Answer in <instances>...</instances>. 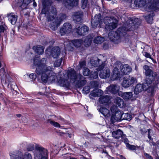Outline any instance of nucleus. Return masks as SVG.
Segmentation results:
<instances>
[{"instance_id":"ddd939ff","label":"nucleus","mask_w":159,"mask_h":159,"mask_svg":"<svg viewBox=\"0 0 159 159\" xmlns=\"http://www.w3.org/2000/svg\"><path fill=\"white\" fill-rule=\"evenodd\" d=\"M11 159H32L31 154L28 152H25L23 155L21 152L16 151L10 154Z\"/></svg>"},{"instance_id":"6e6552de","label":"nucleus","mask_w":159,"mask_h":159,"mask_svg":"<svg viewBox=\"0 0 159 159\" xmlns=\"http://www.w3.org/2000/svg\"><path fill=\"white\" fill-rule=\"evenodd\" d=\"M156 84H153L152 83H151V81L148 82L146 80L145 83L143 84H138L136 86L134 90V93L136 94H137L143 90L146 91L148 89L150 90L151 89V91H152Z\"/></svg>"},{"instance_id":"603ef678","label":"nucleus","mask_w":159,"mask_h":159,"mask_svg":"<svg viewBox=\"0 0 159 159\" xmlns=\"http://www.w3.org/2000/svg\"><path fill=\"white\" fill-rule=\"evenodd\" d=\"M149 132L148 131V133ZM148 137L150 141V144L151 145H154V142H153L152 139L150 134L149 133L148 135Z\"/></svg>"},{"instance_id":"13d9d810","label":"nucleus","mask_w":159,"mask_h":159,"mask_svg":"<svg viewBox=\"0 0 159 159\" xmlns=\"http://www.w3.org/2000/svg\"><path fill=\"white\" fill-rule=\"evenodd\" d=\"M124 142L126 144V145L127 144H129V143H128L129 142L127 138H125L124 139Z\"/></svg>"},{"instance_id":"72a5a7b5","label":"nucleus","mask_w":159,"mask_h":159,"mask_svg":"<svg viewBox=\"0 0 159 159\" xmlns=\"http://www.w3.org/2000/svg\"><path fill=\"white\" fill-rule=\"evenodd\" d=\"M154 15V13L152 12L148 16H144V17L148 23H152L153 20V16Z\"/></svg>"},{"instance_id":"f257e3e1","label":"nucleus","mask_w":159,"mask_h":159,"mask_svg":"<svg viewBox=\"0 0 159 159\" xmlns=\"http://www.w3.org/2000/svg\"><path fill=\"white\" fill-rule=\"evenodd\" d=\"M45 58L40 60L38 56L36 57L33 60L34 66L36 68L35 72L39 76H41L43 82L46 83L48 81L54 82L57 79V74L53 71L54 69L52 66H47Z\"/></svg>"},{"instance_id":"39448f33","label":"nucleus","mask_w":159,"mask_h":159,"mask_svg":"<svg viewBox=\"0 0 159 159\" xmlns=\"http://www.w3.org/2000/svg\"><path fill=\"white\" fill-rule=\"evenodd\" d=\"M34 159H48V152L47 150L37 144H30L27 146V149L28 151H31L34 150Z\"/></svg>"},{"instance_id":"1a4fd4ad","label":"nucleus","mask_w":159,"mask_h":159,"mask_svg":"<svg viewBox=\"0 0 159 159\" xmlns=\"http://www.w3.org/2000/svg\"><path fill=\"white\" fill-rule=\"evenodd\" d=\"M71 69L67 71V75H66L62 71L59 72L58 76L59 79L58 78L57 80V83L60 86L66 88L69 87L70 85V82L68 80V79H70V82L72 83L70 81V77H69L68 76V72Z\"/></svg>"},{"instance_id":"6e6d98bb","label":"nucleus","mask_w":159,"mask_h":159,"mask_svg":"<svg viewBox=\"0 0 159 159\" xmlns=\"http://www.w3.org/2000/svg\"><path fill=\"white\" fill-rule=\"evenodd\" d=\"M145 156L146 157V159H153L151 156H150L147 153H145L144 154Z\"/></svg>"},{"instance_id":"a18cd8bd","label":"nucleus","mask_w":159,"mask_h":159,"mask_svg":"<svg viewBox=\"0 0 159 159\" xmlns=\"http://www.w3.org/2000/svg\"><path fill=\"white\" fill-rule=\"evenodd\" d=\"M90 86L92 88L97 87L98 86V82L95 81H92L90 82Z\"/></svg>"},{"instance_id":"a19ab883","label":"nucleus","mask_w":159,"mask_h":159,"mask_svg":"<svg viewBox=\"0 0 159 159\" xmlns=\"http://www.w3.org/2000/svg\"><path fill=\"white\" fill-rule=\"evenodd\" d=\"M83 74L85 76H88L90 74L89 70L86 67H84L83 70Z\"/></svg>"},{"instance_id":"4c0bfd02","label":"nucleus","mask_w":159,"mask_h":159,"mask_svg":"<svg viewBox=\"0 0 159 159\" xmlns=\"http://www.w3.org/2000/svg\"><path fill=\"white\" fill-rule=\"evenodd\" d=\"M98 68L96 69V70L94 72H92L91 74L90 75V77L92 79H96L98 78V71H99L97 70Z\"/></svg>"},{"instance_id":"c9c22d12","label":"nucleus","mask_w":159,"mask_h":159,"mask_svg":"<svg viewBox=\"0 0 159 159\" xmlns=\"http://www.w3.org/2000/svg\"><path fill=\"white\" fill-rule=\"evenodd\" d=\"M132 119V116L129 113H122L121 120H126L129 121L131 120Z\"/></svg>"},{"instance_id":"09e8293b","label":"nucleus","mask_w":159,"mask_h":159,"mask_svg":"<svg viewBox=\"0 0 159 159\" xmlns=\"http://www.w3.org/2000/svg\"><path fill=\"white\" fill-rule=\"evenodd\" d=\"M86 40L85 39L84 41V45L85 46L88 47L90 45L91 43L92 39H89L88 40V41L86 42Z\"/></svg>"},{"instance_id":"6ab92c4d","label":"nucleus","mask_w":159,"mask_h":159,"mask_svg":"<svg viewBox=\"0 0 159 159\" xmlns=\"http://www.w3.org/2000/svg\"><path fill=\"white\" fill-rule=\"evenodd\" d=\"M0 76L2 80V82L5 84H9L10 81L11 80L9 75L5 71V69L4 68H2L0 69Z\"/></svg>"},{"instance_id":"f03ea898","label":"nucleus","mask_w":159,"mask_h":159,"mask_svg":"<svg viewBox=\"0 0 159 159\" xmlns=\"http://www.w3.org/2000/svg\"><path fill=\"white\" fill-rule=\"evenodd\" d=\"M52 2L48 0H43L42 5L43 8L41 13L45 14L48 21H52L50 27L53 30H56L60 25L61 22L66 18V16L64 14H60L59 17L55 18L57 15L56 8L51 6Z\"/></svg>"},{"instance_id":"412c9836","label":"nucleus","mask_w":159,"mask_h":159,"mask_svg":"<svg viewBox=\"0 0 159 159\" xmlns=\"http://www.w3.org/2000/svg\"><path fill=\"white\" fill-rule=\"evenodd\" d=\"M120 69L121 72L123 75L129 74L132 71L131 67L127 64L121 65Z\"/></svg>"},{"instance_id":"bf43d9fd","label":"nucleus","mask_w":159,"mask_h":159,"mask_svg":"<svg viewBox=\"0 0 159 159\" xmlns=\"http://www.w3.org/2000/svg\"><path fill=\"white\" fill-rule=\"evenodd\" d=\"M103 47L104 49H106L108 48V46L107 45L104 44Z\"/></svg>"},{"instance_id":"7ed1b4c3","label":"nucleus","mask_w":159,"mask_h":159,"mask_svg":"<svg viewBox=\"0 0 159 159\" xmlns=\"http://www.w3.org/2000/svg\"><path fill=\"white\" fill-rule=\"evenodd\" d=\"M136 25L134 20H129L125 23L123 27L118 28L117 32L112 30L108 34V37L110 40L115 43H118L120 42V38L124 36L127 31L132 30L133 26Z\"/></svg>"},{"instance_id":"ea45409f","label":"nucleus","mask_w":159,"mask_h":159,"mask_svg":"<svg viewBox=\"0 0 159 159\" xmlns=\"http://www.w3.org/2000/svg\"><path fill=\"white\" fill-rule=\"evenodd\" d=\"M107 148H109L107 146H106V148L105 147V149H102V152H102V153H104V154H105V155H106L108 159H114V157H111V156H109L108 155V153L107 152V150H106V149Z\"/></svg>"},{"instance_id":"864d4df0","label":"nucleus","mask_w":159,"mask_h":159,"mask_svg":"<svg viewBox=\"0 0 159 159\" xmlns=\"http://www.w3.org/2000/svg\"><path fill=\"white\" fill-rule=\"evenodd\" d=\"M143 55L146 57L151 58V59H152V58H151V56L149 53H148L147 52H144L143 53Z\"/></svg>"},{"instance_id":"cd10ccee","label":"nucleus","mask_w":159,"mask_h":159,"mask_svg":"<svg viewBox=\"0 0 159 159\" xmlns=\"http://www.w3.org/2000/svg\"><path fill=\"white\" fill-rule=\"evenodd\" d=\"M99 111L104 116L108 118L111 116V113L109 110L107 108L101 107L98 109Z\"/></svg>"},{"instance_id":"4468645a","label":"nucleus","mask_w":159,"mask_h":159,"mask_svg":"<svg viewBox=\"0 0 159 159\" xmlns=\"http://www.w3.org/2000/svg\"><path fill=\"white\" fill-rule=\"evenodd\" d=\"M104 64L102 63L101 65H99L97 70L100 71L99 76L101 78L107 79L110 77L111 72L108 68H104Z\"/></svg>"},{"instance_id":"9d476101","label":"nucleus","mask_w":159,"mask_h":159,"mask_svg":"<svg viewBox=\"0 0 159 159\" xmlns=\"http://www.w3.org/2000/svg\"><path fill=\"white\" fill-rule=\"evenodd\" d=\"M116 109L115 106H112L110 108L111 113L110 119L112 122L121 120L122 113L119 111H116Z\"/></svg>"},{"instance_id":"79ce46f5","label":"nucleus","mask_w":159,"mask_h":159,"mask_svg":"<svg viewBox=\"0 0 159 159\" xmlns=\"http://www.w3.org/2000/svg\"><path fill=\"white\" fill-rule=\"evenodd\" d=\"M126 147L127 148L130 150H134L139 148L138 146H135L133 145H131L129 144H127L126 145Z\"/></svg>"},{"instance_id":"423d86ee","label":"nucleus","mask_w":159,"mask_h":159,"mask_svg":"<svg viewBox=\"0 0 159 159\" xmlns=\"http://www.w3.org/2000/svg\"><path fill=\"white\" fill-rule=\"evenodd\" d=\"M68 76L70 77L72 83L76 82V86L78 88L82 87L87 82L84 77L80 74L77 75L74 69H71L68 72Z\"/></svg>"},{"instance_id":"a211bd4d","label":"nucleus","mask_w":159,"mask_h":159,"mask_svg":"<svg viewBox=\"0 0 159 159\" xmlns=\"http://www.w3.org/2000/svg\"><path fill=\"white\" fill-rule=\"evenodd\" d=\"M31 0H16L13 4L15 6L19 7L22 10L26 9Z\"/></svg>"},{"instance_id":"2eb2a0df","label":"nucleus","mask_w":159,"mask_h":159,"mask_svg":"<svg viewBox=\"0 0 159 159\" xmlns=\"http://www.w3.org/2000/svg\"><path fill=\"white\" fill-rule=\"evenodd\" d=\"M136 82V79L135 78L128 76L124 78L122 85L124 87L126 88Z\"/></svg>"},{"instance_id":"f8f14e48","label":"nucleus","mask_w":159,"mask_h":159,"mask_svg":"<svg viewBox=\"0 0 159 159\" xmlns=\"http://www.w3.org/2000/svg\"><path fill=\"white\" fill-rule=\"evenodd\" d=\"M83 41L81 39H75L70 41L67 39L64 42V46L66 50H71L72 48V45L76 48L80 47L83 44Z\"/></svg>"},{"instance_id":"aec40b11","label":"nucleus","mask_w":159,"mask_h":159,"mask_svg":"<svg viewBox=\"0 0 159 159\" xmlns=\"http://www.w3.org/2000/svg\"><path fill=\"white\" fill-rule=\"evenodd\" d=\"M120 86L117 84H111L107 88L106 92L108 94L111 93L116 94L118 93L120 89Z\"/></svg>"},{"instance_id":"37998d69","label":"nucleus","mask_w":159,"mask_h":159,"mask_svg":"<svg viewBox=\"0 0 159 159\" xmlns=\"http://www.w3.org/2000/svg\"><path fill=\"white\" fill-rule=\"evenodd\" d=\"M62 60V57H61L60 59L57 60L54 63V65L55 67L59 66H60Z\"/></svg>"},{"instance_id":"3c124183","label":"nucleus","mask_w":159,"mask_h":159,"mask_svg":"<svg viewBox=\"0 0 159 159\" xmlns=\"http://www.w3.org/2000/svg\"><path fill=\"white\" fill-rule=\"evenodd\" d=\"M79 64L81 68L83 67L84 68L86 66V62L84 61H81L79 62Z\"/></svg>"},{"instance_id":"dca6fc26","label":"nucleus","mask_w":159,"mask_h":159,"mask_svg":"<svg viewBox=\"0 0 159 159\" xmlns=\"http://www.w3.org/2000/svg\"><path fill=\"white\" fill-rule=\"evenodd\" d=\"M101 15L100 14L98 15H96L93 19H92L91 20V26L93 28H96L98 24H99L98 26L101 27L104 26L102 25L103 23L102 21H101Z\"/></svg>"},{"instance_id":"8fccbe9b","label":"nucleus","mask_w":159,"mask_h":159,"mask_svg":"<svg viewBox=\"0 0 159 159\" xmlns=\"http://www.w3.org/2000/svg\"><path fill=\"white\" fill-rule=\"evenodd\" d=\"M29 78L31 79V81H34L36 78V75L35 74L31 73L29 75Z\"/></svg>"},{"instance_id":"f704fd0d","label":"nucleus","mask_w":159,"mask_h":159,"mask_svg":"<svg viewBox=\"0 0 159 159\" xmlns=\"http://www.w3.org/2000/svg\"><path fill=\"white\" fill-rule=\"evenodd\" d=\"M100 60L97 58L95 57L94 59L90 60V63L92 65L94 66H98L99 65Z\"/></svg>"},{"instance_id":"7c9ffc66","label":"nucleus","mask_w":159,"mask_h":159,"mask_svg":"<svg viewBox=\"0 0 159 159\" xmlns=\"http://www.w3.org/2000/svg\"><path fill=\"white\" fill-rule=\"evenodd\" d=\"M35 52L39 55H41L43 53L44 48L42 46H34L33 48Z\"/></svg>"},{"instance_id":"a878e982","label":"nucleus","mask_w":159,"mask_h":159,"mask_svg":"<svg viewBox=\"0 0 159 159\" xmlns=\"http://www.w3.org/2000/svg\"><path fill=\"white\" fill-rule=\"evenodd\" d=\"M79 0H64V4L66 8H69L70 7H73L76 6Z\"/></svg>"},{"instance_id":"4be33fe9","label":"nucleus","mask_w":159,"mask_h":159,"mask_svg":"<svg viewBox=\"0 0 159 159\" xmlns=\"http://www.w3.org/2000/svg\"><path fill=\"white\" fill-rule=\"evenodd\" d=\"M89 28L85 25H80L76 30V33L78 35H84L88 33Z\"/></svg>"},{"instance_id":"e433bc0d","label":"nucleus","mask_w":159,"mask_h":159,"mask_svg":"<svg viewBox=\"0 0 159 159\" xmlns=\"http://www.w3.org/2000/svg\"><path fill=\"white\" fill-rule=\"evenodd\" d=\"M105 40L103 38L100 36H98L94 39V42L96 44H101Z\"/></svg>"},{"instance_id":"2f4dec72","label":"nucleus","mask_w":159,"mask_h":159,"mask_svg":"<svg viewBox=\"0 0 159 159\" xmlns=\"http://www.w3.org/2000/svg\"><path fill=\"white\" fill-rule=\"evenodd\" d=\"M8 20L12 25H15L17 20V16L13 13H10L8 16Z\"/></svg>"},{"instance_id":"5fc2aeb1","label":"nucleus","mask_w":159,"mask_h":159,"mask_svg":"<svg viewBox=\"0 0 159 159\" xmlns=\"http://www.w3.org/2000/svg\"><path fill=\"white\" fill-rule=\"evenodd\" d=\"M5 30V28L3 26H0V33L1 32H4Z\"/></svg>"},{"instance_id":"20e7f679","label":"nucleus","mask_w":159,"mask_h":159,"mask_svg":"<svg viewBox=\"0 0 159 159\" xmlns=\"http://www.w3.org/2000/svg\"><path fill=\"white\" fill-rule=\"evenodd\" d=\"M134 3L136 7L148 11H159V0H135Z\"/></svg>"},{"instance_id":"c756f323","label":"nucleus","mask_w":159,"mask_h":159,"mask_svg":"<svg viewBox=\"0 0 159 159\" xmlns=\"http://www.w3.org/2000/svg\"><path fill=\"white\" fill-rule=\"evenodd\" d=\"M112 135L113 137L116 139H119L120 137L123 138L125 136L123 134V132L120 129L114 131L112 133Z\"/></svg>"},{"instance_id":"9b49d317","label":"nucleus","mask_w":159,"mask_h":159,"mask_svg":"<svg viewBox=\"0 0 159 159\" xmlns=\"http://www.w3.org/2000/svg\"><path fill=\"white\" fill-rule=\"evenodd\" d=\"M104 23L105 25L106 29L110 31V30L116 27L117 21L112 17H107L104 18Z\"/></svg>"},{"instance_id":"de8ad7c7","label":"nucleus","mask_w":159,"mask_h":159,"mask_svg":"<svg viewBox=\"0 0 159 159\" xmlns=\"http://www.w3.org/2000/svg\"><path fill=\"white\" fill-rule=\"evenodd\" d=\"M116 100L117 101V104L118 106L120 107H122L123 106H121V104H123L124 102L123 100L120 98H117Z\"/></svg>"},{"instance_id":"c03bdc74","label":"nucleus","mask_w":159,"mask_h":159,"mask_svg":"<svg viewBox=\"0 0 159 159\" xmlns=\"http://www.w3.org/2000/svg\"><path fill=\"white\" fill-rule=\"evenodd\" d=\"M90 87L89 86L84 87L83 89V93L85 94H87L90 92Z\"/></svg>"},{"instance_id":"5701e85b","label":"nucleus","mask_w":159,"mask_h":159,"mask_svg":"<svg viewBox=\"0 0 159 159\" xmlns=\"http://www.w3.org/2000/svg\"><path fill=\"white\" fill-rule=\"evenodd\" d=\"M83 15V13L81 11L75 12L73 16V19L75 22L77 24L80 23L82 20Z\"/></svg>"},{"instance_id":"473e14b6","label":"nucleus","mask_w":159,"mask_h":159,"mask_svg":"<svg viewBox=\"0 0 159 159\" xmlns=\"http://www.w3.org/2000/svg\"><path fill=\"white\" fill-rule=\"evenodd\" d=\"M109 97L108 96L106 95L100 97L99 99V102L100 104L106 105L109 101Z\"/></svg>"},{"instance_id":"0eeeda50","label":"nucleus","mask_w":159,"mask_h":159,"mask_svg":"<svg viewBox=\"0 0 159 159\" xmlns=\"http://www.w3.org/2000/svg\"><path fill=\"white\" fill-rule=\"evenodd\" d=\"M143 69L145 70V75L146 77L147 81H151L153 84L158 83V79L157 74L156 72H153L152 70L149 69V67L147 65L143 66Z\"/></svg>"},{"instance_id":"393cba45","label":"nucleus","mask_w":159,"mask_h":159,"mask_svg":"<svg viewBox=\"0 0 159 159\" xmlns=\"http://www.w3.org/2000/svg\"><path fill=\"white\" fill-rule=\"evenodd\" d=\"M120 78V75L118 69L117 67H115L111 73V79L112 80H115Z\"/></svg>"},{"instance_id":"680f3d73","label":"nucleus","mask_w":159,"mask_h":159,"mask_svg":"<svg viewBox=\"0 0 159 159\" xmlns=\"http://www.w3.org/2000/svg\"><path fill=\"white\" fill-rule=\"evenodd\" d=\"M18 117H20L21 116V115L20 114H18L16 115Z\"/></svg>"},{"instance_id":"4d7b16f0","label":"nucleus","mask_w":159,"mask_h":159,"mask_svg":"<svg viewBox=\"0 0 159 159\" xmlns=\"http://www.w3.org/2000/svg\"><path fill=\"white\" fill-rule=\"evenodd\" d=\"M35 94L37 95H43L44 94V93H42L41 92H39L38 93H37V92H35Z\"/></svg>"},{"instance_id":"774afa93","label":"nucleus","mask_w":159,"mask_h":159,"mask_svg":"<svg viewBox=\"0 0 159 159\" xmlns=\"http://www.w3.org/2000/svg\"><path fill=\"white\" fill-rule=\"evenodd\" d=\"M58 2H60L61 1V0H56Z\"/></svg>"},{"instance_id":"49530a36","label":"nucleus","mask_w":159,"mask_h":159,"mask_svg":"<svg viewBox=\"0 0 159 159\" xmlns=\"http://www.w3.org/2000/svg\"><path fill=\"white\" fill-rule=\"evenodd\" d=\"M88 0H81V7L83 9H85L87 6Z\"/></svg>"},{"instance_id":"58836bf2","label":"nucleus","mask_w":159,"mask_h":159,"mask_svg":"<svg viewBox=\"0 0 159 159\" xmlns=\"http://www.w3.org/2000/svg\"><path fill=\"white\" fill-rule=\"evenodd\" d=\"M48 122L52 126H54V127L59 128L61 127V126L58 123L53 121L52 119L48 120Z\"/></svg>"},{"instance_id":"69168bd1","label":"nucleus","mask_w":159,"mask_h":159,"mask_svg":"<svg viewBox=\"0 0 159 159\" xmlns=\"http://www.w3.org/2000/svg\"><path fill=\"white\" fill-rule=\"evenodd\" d=\"M102 148H100L99 149V150L100 151H102L101 150H102Z\"/></svg>"},{"instance_id":"052dcab7","label":"nucleus","mask_w":159,"mask_h":159,"mask_svg":"<svg viewBox=\"0 0 159 159\" xmlns=\"http://www.w3.org/2000/svg\"><path fill=\"white\" fill-rule=\"evenodd\" d=\"M33 1L34 2L33 3V6L35 7L37 6V4L35 2L34 0H33Z\"/></svg>"},{"instance_id":"b1692460","label":"nucleus","mask_w":159,"mask_h":159,"mask_svg":"<svg viewBox=\"0 0 159 159\" xmlns=\"http://www.w3.org/2000/svg\"><path fill=\"white\" fill-rule=\"evenodd\" d=\"M118 95L125 100H130L133 97V93L131 92L123 93L121 91H120L118 93Z\"/></svg>"},{"instance_id":"0e129e2a","label":"nucleus","mask_w":159,"mask_h":159,"mask_svg":"<svg viewBox=\"0 0 159 159\" xmlns=\"http://www.w3.org/2000/svg\"><path fill=\"white\" fill-rule=\"evenodd\" d=\"M68 135H69V137L70 138H71V135L70 134H68Z\"/></svg>"},{"instance_id":"338daca9","label":"nucleus","mask_w":159,"mask_h":159,"mask_svg":"<svg viewBox=\"0 0 159 159\" xmlns=\"http://www.w3.org/2000/svg\"><path fill=\"white\" fill-rule=\"evenodd\" d=\"M23 143L25 145L26 144V143L25 142H24Z\"/></svg>"},{"instance_id":"f3484780","label":"nucleus","mask_w":159,"mask_h":159,"mask_svg":"<svg viewBox=\"0 0 159 159\" xmlns=\"http://www.w3.org/2000/svg\"><path fill=\"white\" fill-rule=\"evenodd\" d=\"M72 31L71 25L69 23H66L63 24L62 27L61 28L60 30V34L61 36H62L65 34H68L71 33Z\"/></svg>"},{"instance_id":"bb28decb","label":"nucleus","mask_w":159,"mask_h":159,"mask_svg":"<svg viewBox=\"0 0 159 159\" xmlns=\"http://www.w3.org/2000/svg\"><path fill=\"white\" fill-rule=\"evenodd\" d=\"M103 93V91L98 89H95L93 91H91L89 95L93 97H99L102 96Z\"/></svg>"},{"instance_id":"e2e57ef3","label":"nucleus","mask_w":159,"mask_h":159,"mask_svg":"<svg viewBox=\"0 0 159 159\" xmlns=\"http://www.w3.org/2000/svg\"><path fill=\"white\" fill-rule=\"evenodd\" d=\"M121 159H126L123 156H121Z\"/></svg>"},{"instance_id":"c85d7f7f","label":"nucleus","mask_w":159,"mask_h":159,"mask_svg":"<svg viewBox=\"0 0 159 159\" xmlns=\"http://www.w3.org/2000/svg\"><path fill=\"white\" fill-rule=\"evenodd\" d=\"M60 53V49L58 47L53 48L52 49L51 54L54 58H57Z\"/></svg>"}]
</instances>
